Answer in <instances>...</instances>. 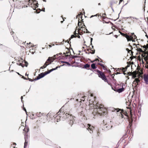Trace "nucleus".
<instances>
[{
    "mask_svg": "<svg viewBox=\"0 0 148 148\" xmlns=\"http://www.w3.org/2000/svg\"><path fill=\"white\" fill-rule=\"evenodd\" d=\"M89 105L90 108H94L95 111H96L98 113L102 114L100 113V111H102L104 110L103 108V106L101 104H99L98 103H96L95 101V97H93V95L91 94L90 97L89 98Z\"/></svg>",
    "mask_w": 148,
    "mask_h": 148,
    "instance_id": "1",
    "label": "nucleus"
},
{
    "mask_svg": "<svg viewBox=\"0 0 148 148\" xmlns=\"http://www.w3.org/2000/svg\"><path fill=\"white\" fill-rule=\"evenodd\" d=\"M62 109H61L58 112V113L60 112V113L58 114V115H57L56 116L57 118V122L60 121V118H61V119L63 121L65 120L66 119L68 120V119L69 118L70 116H72L71 115H70L69 114H68L67 112H62Z\"/></svg>",
    "mask_w": 148,
    "mask_h": 148,
    "instance_id": "2",
    "label": "nucleus"
},
{
    "mask_svg": "<svg viewBox=\"0 0 148 148\" xmlns=\"http://www.w3.org/2000/svg\"><path fill=\"white\" fill-rule=\"evenodd\" d=\"M27 3L29 6L32 8L34 10H36V8L38 6V4L36 3V1L35 0L33 1L29 0Z\"/></svg>",
    "mask_w": 148,
    "mask_h": 148,
    "instance_id": "3",
    "label": "nucleus"
},
{
    "mask_svg": "<svg viewBox=\"0 0 148 148\" xmlns=\"http://www.w3.org/2000/svg\"><path fill=\"white\" fill-rule=\"evenodd\" d=\"M75 117H74L73 116H70L69 118L68 119V120H67V121H68L69 124L71 126L74 123V122L75 121Z\"/></svg>",
    "mask_w": 148,
    "mask_h": 148,
    "instance_id": "4",
    "label": "nucleus"
},
{
    "mask_svg": "<svg viewBox=\"0 0 148 148\" xmlns=\"http://www.w3.org/2000/svg\"><path fill=\"white\" fill-rule=\"evenodd\" d=\"M97 72L99 73L98 75L99 77H100L105 81V80H106V78L105 76L102 72L99 70H97Z\"/></svg>",
    "mask_w": 148,
    "mask_h": 148,
    "instance_id": "5",
    "label": "nucleus"
},
{
    "mask_svg": "<svg viewBox=\"0 0 148 148\" xmlns=\"http://www.w3.org/2000/svg\"><path fill=\"white\" fill-rule=\"evenodd\" d=\"M86 127L87 130H89L90 133H93V130L94 129V127L93 126L89 124H88Z\"/></svg>",
    "mask_w": 148,
    "mask_h": 148,
    "instance_id": "6",
    "label": "nucleus"
},
{
    "mask_svg": "<svg viewBox=\"0 0 148 148\" xmlns=\"http://www.w3.org/2000/svg\"><path fill=\"white\" fill-rule=\"evenodd\" d=\"M47 120L49 121H50L53 117L55 118L56 117L54 116L53 115V114L52 112H49L47 115Z\"/></svg>",
    "mask_w": 148,
    "mask_h": 148,
    "instance_id": "7",
    "label": "nucleus"
},
{
    "mask_svg": "<svg viewBox=\"0 0 148 148\" xmlns=\"http://www.w3.org/2000/svg\"><path fill=\"white\" fill-rule=\"evenodd\" d=\"M120 34L123 36L126 37L128 41H130L132 40V37L131 36H130L129 35H128L127 34H125L124 33H123L122 32H120Z\"/></svg>",
    "mask_w": 148,
    "mask_h": 148,
    "instance_id": "8",
    "label": "nucleus"
},
{
    "mask_svg": "<svg viewBox=\"0 0 148 148\" xmlns=\"http://www.w3.org/2000/svg\"><path fill=\"white\" fill-rule=\"evenodd\" d=\"M17 64L23 67L25 66L27 67L28 65V63L27 62L24 61L23 62L22 61V63L18 62L17 63Z\"/></svg>",
    "mask_w": 148,
    "mask_h": 148,
    "instance_id": "9",
    "label": "nucleus"
},
{
    "mask_svg": "<svg viewBox=\"0 0 148 148\" xmlns=\"http://www.w3.org/2000/svg\"><path fill=\"white\" fill-rule=\"evenodd\" d=\"M45 75V74L44 73H40V74H39L38 76L36 78H35L34 80H38L40 78L43 77Z\"/></svg>",
    "mask_w": 148,
    "mask_h": 148,
    "instance_id": "10",
    "label": "nucleus"
},
{
    "mask_svg": "<svg viewBox=\"0 0 148 148\" xmlns=\"http://www.w3.org/2000/svg\"><path fill=\"white\" fill-rule=\"evenodd\" d=\"M144 79L145 83L148 84V75H144Z\"/></svg>",
    "mask_w": 148,
    "mask_h": 148,
    "instance_id": "11",
    "label": "nucleus"
},
{
    "mask_svg": "<svg viewBox=\"0 0 148 148\" xmlns=\"http://www.w3.org/2000/svg\"><path fill=\"white\" fill-rule=\"evenodd\" d=\"M143 57L144 58V60L145 61H147L148 60V54H145L144 55H143Z\"/></svg>",
    "mask_w": 148,
    "mask_h": 148,
    "instance_id": "12",
    "label": "nucleus"
},
{
    "mask_svg": "<svg viewBox=\"0 0 148 148\" xmlns=\"http://www.w3.org/2000/svg\"><path fill=\"white\" fill-rule=\"evenodd\" d=\"M79 115L81 116H82V118L84 119H85L86 117L84 116V113L83 111H82L79 114Z\"/></svg>",
    "mask_w": 148,
    "mask_h": 148,
    "instance_id": "13",
    "label": "nucleus"
},
{
    "mask_svg": "<svg viewBox=\"0 0 148 148\" xmlns=\"http://www.w3.org/2000/svg\"><path fill=\"white\" fill-rule=\"evenodd\" d=\"M140 82V80L138 78H135L134 81V83L135 84H136V85L138 84V83Z\"/></svg>",
    "mask_w": 148,
    "mask_h": 148,
    "instance_id": "14",
    "label": "nucleus"
},
{
    "mask_svg": "<svg viewBox=\"0 0 148 148\" xmlns=\"http://www.w3.org/2000/svg\"><path fill=\"white\" fill-rule=\"evenodd\" d=\"M25 143L24 144V148H25L28 145V140H27L26 139V137L25 136Z\"/></svg>",
    "mask_w": 148,
    "mask_h": 148,
    "instance_id": "15",
    "label": "nucleus"
},
{
    "mask_svg": "<svg viewBox=\"0 0 148 148\" xmlns=\"http://www.w3.org/2000/svg\"><path fill=\"white\" fill-rule=\"evenodd\" d=\"M124 90V88L123 87H122L121 88H120L118 89H117L116 90V91L117 92L119 93H121L123 92Z\"/></svg>",
    "mask_w": 148,
    "mask_h": 148,
    "instance_id": "16",
    "label": "nucleus"
},
{
    "mask_svg": "<svg viewBox=\"0 0 148 148\" xmlns=\"http://www.w3.org/2000/svg\"><path fill=\"white\" fill-rule=\"evenodd\" d=\"M50 57H49L48 59L46 61V62L45 63L44 65L43 66H46V65H47V66L51 64V62H50L49 63H48V64H47V62H48V61H49L50 60Z\"/></svg>",
    "mask_w": 148,
    "mask_h": 148,
    "instance_id": "17",
    "label": "nucleus"
},
{
    "mask_svg": "<svg viewBox=\"0 0 148 148\" xmlns=\"http://www.w3.org/2000/svg\"><path fill=\"white\" fill-rule=\"evenodd\" d=\"M64 65L63 64V65H61L60 66H57L55 68L52 69H50V71H51V72H52L53 71L55 70L56 69H57L58 68H60V67L63 66Z\"/></svg>",
    "mask_w": 148,
    "mask_h": 148,
    "instance_id": "18",
    "label": "nucleus"
},
{
    "mask_svg": "<svg viewBox=\"0 0 148 148\" xmlns=\"http://www.w3.org/2000/svg\"><path fill=\"white\" fill-rule=\"evenodd\" d=\"M64 65L63 64V65H61L60 66H57L55 68L52 69H50V71H51V72H52L53 71L55 70L56 69H57L58 68H60V67L63 66Z\"/></svg>",
    "mask_w": 148,
    "mask_h": 148,
    "instance_id": "19",
    "label": "nucleus"
},
{
    "mask_svg": "<svg viewBox=\"0 0 148 148\" xmlns=\"http://www.w3.org/2000/svg\"><path fill=\"white\" fill-rule=\"evenodd\" d=\"M131 18V20H132L133 21H135V19H137L136 18H134V17H132V16H130L129 17H126V18Z\"/></svg>",
    "mask_w": 148,
    "mask_h": 148,
    "instance_id": "20",
    "label": "nucleus"
},
{
    "mask_svg": "<svg viewBox=\"0 0 148 148\" xmlns=\"http://www.w3.org/2000/svg\"><path fill=\"white\" fill-rule=\"evenodd\" d=\"M90 66V65L88 64H86L84 65V67L85 69L89 68Z\"/></svg>",
    "mask_w": 148,
    "mask_h": 148,
    "instance_id": "21",
    "label": "nucleus"
},
{
    "mask_svg": "<svg viewBox=\"0 0 148 148\" xmlns=\"http://www.w3.org/2000/svg\"><path fill=\"white\" fill-rule=\"evenodd\" d=\"M91 67L92 69H95L96 68L95 64L94 63H93L91 65Z\"/></svg>",
    "mask_w": 148,
    "mask_h": 148,
    "instance_id": "22",
    "label": "nucleus"
},
{
    "mask_svg": "<svg viewBox=\"0 0 148 148\" xmlns=\"http://www.w3.org/2000/svg\"><path fill=\"white\" fill-rule=\"evenodd\" d=\"M61 63H65V64H66L69 66H71V64L68 62L66 61H61Z\"/></svg>",
    "mask_w": 148,
    "mask_h": 148,
    "instance_id": "23",
    "label": "nucleus"
},
{
    "mask_svg": "<svg viewBox=\"0 0 148 148\" xmlns=\"http://www.w3.org/2000/svg\"><path fill=\"white\" fill-rule=\"evenodd\" d=\"M125 70V69L124 68H118L117 70V71H120V70H122L123 71H124V70Z\"/></svg>",
    "mask_w": 148,
    "mask_h": 148,
    "instance_id": "24",
    "label": "nucleus"
},
{
    "mask_svg": "<svg viewBox=\"0 0 148 148\" xmlns=\"http://www.w3.org/2000/svg\"><path fill=\"white\" fill-rule=\"evenodd\" d=\"M131 37H132V40H131L133 42H135L134 40L133 39H132L133 38H134V39H135L136 38V35H134L133 36V37H132L131 36Z\"/></svg>",
    "mask_w": 148,
    "mask_h": 148,
    "instance_id": "25",
    "label": "nucleus"
},
{
    "mask_svg": "<svg viewBox=\"0 0 148 148\" xmlns=\"http://www.w3.org/2000/svg\"><path fill=\"white\" fill-rule=\"evenodd\" d=\"M51 71H50V70H48V71H46L44 73H45V75H47L49 74V73H50V72H51Z\"/></svg>",
    "mask_w": 148,
    "mask_h": 148,
    "instance_id": "26",
    "label": "nucleus"
},
{
    "mask_svg": "<svg viewBox=\"0 0 148 148\" xmlns=\"http://www.w3.org/2000/svg\"><path fill=\"white\" fill-rule=\"evenodd\" d=\"M42 114L40 112H38L36 113V115L38 117H40L42 116Z\"/></svg>",
    "mask_w": 148,
    "mask_h": 148,
    "instance_id": "27",
    "label": "nucleus"
},
{
    "mask_svg": "<svg viewBox=\"0 0 148 148\" xmlns=\"http://www.w3.org/2000/svg\"><path fill=\"white\" fill-rule=\"evenodd\" d=\"M137 51H138L140 52H143V51L142 50L141 48H138L137 49Z\"/></svg>",
    "mask_w": 148,
    "mask_h": 148,
    "instance_id": "28",
    "label": "nucleus"
},
{
    "mask_svg": "<svg viewBox=\"0 0 148 148\" xmlns=\"http://www.w3.org/2000/svg\"><path fill=\"white\" fill-rule=\"evenodd\" d=\"M84 98H85V99H86V98H87V97L86 96H84V97H82L81 99L80 100H81V101H84L85 100Z\"/></svg>",
    "mask_w": 148,
    "mask_h": 148,
    "instance_id": "29",
    "label": "nucleus"
},
{
    "mask_svg": "<svg viewBox=\"0 0 148 148\" xmlns=\"http://www.w3.org/2000/svg\"><path fill=\"white\" fill-rule=\"evenodd\" d=\"M47 66V65H46V66H41L40 69H43L45 68Z\"/></svg>",
    "mask_w": 148,
    "mask_h": 148,
    "instance_id": "30",
    "label": "nucleus"
},
{
    "mask_svg": "<svg viewBox=\"0 0 148 148\" xmlns=\"http://www.w3.org/2000/svg\"><path fill=\"white\" fill-rule=\"evenodd\" d=\"M76 36L75 35H74H74H72L71 36V38H74Z\"/></svg>",
    "mask_w": 148,
    "mask_h": 148,
    "instance_id": "31",
    "label": "nucleus"
},
{
    "mask_svg": "<svg viewBox=\"0 0 148 148\" xmlns=\"http://www.w3.org/2000/svg\"><path fill=\"white\" fill-rule=\"evenodd\" d=\"M93 40V38H90V45H92V42Z\"/></svg>",
    "mask_w": 148,
    "mask_h": 148,
    "instance_id": "32",
    "label": "nucleus"
},
{
    "mask_svg": "<svg viewBox=\"0 0 148 148\" xmlns=\"http://www.w3.org/2000/svg\"><path fill=\"white\" fill-rule=\"evenodd\" d=\"M76 29L75 30V31L74 32V35H75V36H76V35L78 34V33H76Z\"/></svg>",
    "mask_w": 148,
    "mask_h": 148,
    "instance_id": "33",
    "label": "nucleus"
},
{
    "mask_svg": "<svg viewBox=\"0 0 148 148\" xmlns=\"http://www.w3.org/2000/svg\"><path fill=\"white\" fill-rule=\"evenodd\" d=\"M98 64L100 65L101 66H102V67L104 66L102 64H101V63H98Z\"/></svg>",
    "mask_w": 148,
    "mask_h": 148,
    "instance_id": "34",
    "label": "nucleus"
},
{
    "mask_svg": "<svg viewBox=\"0 0 148 148\" xmlns=\"http://www.w3.org/2000/svg\"><path fill=\"white\" fill-rule=\"evenodd\" d=\"M50 60L49 61H48V62H47V64H48V63H49L50 62H51V63L53 62L52 61H51V57H50Z\"/></svg>",
    "mask_w": 148,
    "mask_h": 148,
    "instance_id": "35",
    "label": "nucleus"
},
{
    "mask_svg": "<svg viewBox=\"0 0 148 148\" xmlns=\"http://www.w3.org/2000/svg\"><path fill=\"white\" fill-rule=\"evenodd\" d=\"M95 61H99V59L97 58V59H95V60H94L93 61H92V62H94Z\"/></svg>",
    "mask_w": 148,
    "mask_h": 148,
    "instance_id": "36",
    "label": "nucleus"
},
{
    "mask_svg": "<svg viewBox=\"0 0 148 148\" xmlns=\"http://www.w3.org/2000/svg\"><path fill=\"white\" fill-rule=\"evenodd\" d=\"M143 48H145V49H144V50L145 51H146V50L147 49V48H146V46H144L143 47Z\"/></svg>",
    "mask_w": 148,
    "mask_h": 148,
    "instance_id": "37",
    "label": "nucleus"
},
{
    "mask_svg": "<svg viewBox=\"0 0 148 148\" xmlns=\"http://www.w3.org/2000/svg\"><path fill=\"white\" fill-rule=\"evenodd\" d=\"M95 53V50H94L92 52H90V53L92 54H93Z\"/></svg>",
    "mask_w": 148,
    "mask_h": 148,
    "instance_id": "38",
    "label": "nucleus"
},
{
    "mask_svg": "<svg viewBox=\"0 0 148 148\" xmlns=\"http://www.w3.org/2000/svg\"><path fill=\"white\" fill-rule=\"evenodd\" d=\"M81 14H79L77 16V18H79Z\"/></svg>",
    "mask_w": 148,
    "mask_h": 148,
    "instance_id": "39",
    "label": "nucleus"
},
{
    "mask_svg": "<svg viewBox=\"0 0 148 148\" xmlns=\"http://www.w3.org/2000/svg\"><path fill=\"white\" fill-rule=\"evenodd\" d=\"M27 79H28L29 80V81H30V82H33L34 81V80H33L32 79H31L29 78H28Z\"/></svg>",
    "mask_w": 148,
    "mask_h": 148,
    "instance_id": "40",
    "label": "nucleus"
},
{
    "mask_svg": "<svg viewBox=\"0 0 148 148\" xmlns=\"http://www.w3.org/2000/svg\"><path fill=\"white\" fill-rule=\"evenodd\" d=\"M78 57V56H73L72 57V58H77Z\"/></svg>",
    "mask_w": 148,
    "mask_h": 148,
    "instance_id": "41",
    "label": "nucleus"
},
{
    "mask_svg": "<svg viewBox=\"0 0 148 148\" xmlns=\"http://www.w3.org/2000/svg\"><path fill=\"white\" fill-rule=\"evenodd\" d=\"M138 45H139V44H138L137 45H136V48L138 49V48L139 47H138Z\"/></svg>",
    "mask_w": 148,
    "mask_h": 148,
    "instance_id": "42",
    "label": "nucleus"
},
{
    "mask_svg": "<svg viewBox=\"0 0 148 148\" xmlns=\"http://www.w3.org/2000/svg\"><path fill=\"white\" fill-rule=\"evenodd\" d=\"M79 19V20H78V26H79V23H80V22H79V18H78Z\"/></svg>",
    "mask_w": 148,
    "mask_h": 148,
    "instance_id": "43",
    "label": "nucleus"
},
{
    "mask_svg": "<svg viewBox=\"0 0 148 148\" xmlns=\"http://www.w3.org/2000/svg\"><path fill=\"white\" fill-rule=\"evenodd\" d=\"M76 37H77L79 38H80V36L79 35H77L76 36H75Z\"/></svg>",
    "mask_w": 148,
    "mask_h": 148,
    "instance_id": "44",
    "label": "nucleus"
},
{
    "mask_svg": "<svg viewBox=\"0 0 148 148\" xmlns=\"http://www.w3.org/2000/svg\"><path fill=\"white\" fill-rule=\"evenodd\" d=\"M23 109L24 110V111H25V112H26L27 113V111H26V109L25 108H23Z\"/></svg>",
    "mask_w": 148,
    "mask_h": 148,
    "instance_id": "45",
    "label": "nucleus"
},
{
    "mask_svg": "<svg viewBox=\"0 0 148 148\" xmlns=\"http://www.w3.org/2000/svg\"><path fill=\"white\" fill-rule=\"evenodd\" d=\"M22 77L24 79H27V78H25L23 76Z\"/></svg>",
    "mask_w": 148,
    "mask_h": 148,
    "instance_id": "46",
    "label": "nucleus"
},
{
    "mask_svg": "<svg viewBox=\"0 0 148 148\" xmlns=\"http://www.w3.org/2000/svg\"><path fill=\"white\" fill-rule=\"evenodd\" d=\"M82 14L81 13L80 16V18H80L81 19H82Z\"/></svg>",
    "mask_w": 148,
    "mask_h": 148,
    "instance_id": "47",
    "label": "nucleus"
},
{
    "mask_svg": "<svg viewBox=\"0 0 148 148\" xmlns=\"http://www.w3.org/2000/svg\"><path fill=\"white\" fill-rule=\"evenodd\" d=\"M127 49V51H128V52H129L130 51H131V50H129L128 49H127H127Z\"/></svg>",
    "mask_w": 148,
    "mask_h": 148,
    "instance_id": "48",
    "label": "nucleus"
},
{
    "mask_svg": "<svg viewBox=\"0 0 148 148\" xmlns=\"http://www.w3.org/2000/svg\"><path fill=\"white\" fill-rule=\"evenodd\" d=\"M86 30L87 31L86 33H89V31H88L87 30V29H86Z\"/></svg>",
    "mask_w": 148,
    "mask_h": 148,
    "instance_id": "49",
    "label": "nucleus"
},
{
    "mask_svg": "<svg viewBox=\"0 0 148 148\" xmlns=\"http://www.w3.org/2000/svg\"><path fill=\"white\" fill-rule=\"evenodd\" d=\"M78 33H79V30H81V29H80V27H79V28H78Z\"/></svg>",
    "mask_w": 148,
    "mask_h": 148,
    "instance_id": "50",
    "label": "nucleus"
},
{
    "mask_svg": "<svg viewBox=\"0 0 148 148\" xmlns=\"http://www.w3.org/2000/svg\"><path fill=\"white\" fill-rule=\"evenodd\" d=\"M96 16V15H92L91 16L90 18H92L93 16Z\"/></svg>",
    "mask_w": 148,
    "mask_h": 148,
    "instance_id": "51",
    "label": "nucleus"
},
{
    "mask_svg": "<svg viewBox=\"0 0 148 148\" xmlns=\"http://www.w3.org/2000/svg\"><path fill=\"white\" fill-rule=\"evenodd\" d=\"M86 54H89L90 53V52H86Z\"/></svg>",
    "mask_w": 148,
    "mask_h": 148,
    "instance_id": "52",
    "label": "nucleus"
},
{
    "mask_svg": "<svg viewBox=\"0 0 148 148\" xmlns=\"http://www.w3.org/2000/svg\"><path fill=\"white\" fill-rule=\"evenodd\" d=\"M123 0H120V1L119 3V4L120 3L123 1Z\"/></svg>",
    "mask_w": 148,
    "mask_h": 148,
    "instance_id": "53",
    "label": "nucleus"
},
{
    "mask_svg": "<svg viewBox=\"0 0 148 148\" xmlns=\"http://www.w3.org/2000/svg\"><path fill=\"white\" fill-rule=\"evenodd\" d=\"M21 101H22V99L23 98V97L22 96H21Z\"/></svg>",
    "mask_w": 148,
    "mask_h": 148,
    "instance_id": "54",
    "label": "nucleus"
},
{
    "mask_svg": "<svg viewBox=\"0 0 148 148\" xmlns=\"http://www.w3.org/2000/svg\"><path fill=\"white\" fill-rule=\"evenodd\" d=\"M145 36H146L147 38H148V35L147 34H146V35Z\"/></svg>",
    "mask_w": 148,
    "mask_h": 148,
    "instance_id": "55",
    "label": "nucleus"
},
{
    "mask_svg": "<svg viewBox=\"0 0 148 148\" xmlns=\"http://www.w3.org/2000/svg\"><path fill=\"white\" fill-rule=\"evenodd\" d=\"M121 73H119V72H117L116 73V74H120Z\"/></svg>",
    "mask_w": 148,
    "mask_h": 148,
    "instance_id": "56",
    "label": "nucleus"
},
{
    "mask_svg": "<svg viewBox=\"0 0 148 148\" xmlns=\"http://www.w3.org/2000/svg\"><path fill=\"white\" fill-rule=\"evenodd\" d=\"M28 74H27V73H26V74H25L26 76H27V75L28 76Z\"/></svg>",
    "mask_w": 148,
    "mask_h": 148,
    "instance_id": "57",
    "label": "nucleus"
},
{
    "mask_svg": "<svg viewBox=\"0 0 148 148\" xmlns=\"http://www.w3.org/2000/svg\"><path fill=\"white\" fill-rule=\"evenodd\" d=\"M65 56L66 57H68L69 55H65Z\"/></svg>",
    "mask_w": 148,
    "mask_h": 148,
    "instance_id": "58",
    "label": "nucleus"
},
{
    "mask_svg": "<svg viewBox=\"0 0 148 148\" xmlns=\"http://www.w3.org/2000/svg\"><path fill=\"white\" fill-rule=\"evenodd\" d=\"M132 35H133H133H134V33H132Z\"/></svg>",
    "mask_w": 148,
    "mask_h": 148,
    "instance_id": "59",
    "label": "nucleus"
},
{
    "mask_svg": "<svg viewBox=\"0 0 148 148\" xmlns=\"http://www.w3.org/2000/svg\"><path fill=\"white\" fill-rule=\"evenodd\" d=\"M133 45L134 46L135 45L136 46V45L135 44H134Z\"/></svg>",
    "mask_w": 148,
    "mask_h": 148,
    "instance_id": "60",
    "label": "nucleus"
},
{
    "mask_svg": "<svg viewBox=\"0 0 148 148\" xmlns=\"http://www.w3.org/2000/svg\"><path fill=\"white\" fill-rule=\"evenodd\" d=\"M34 52H32V54H34Z\"/></svg>",
    "mask_w": 148,
    "mask_h": 148,
    "instance_id": "61",
    "label": "nucleus"
},
{
    "mask_svg": "<svg viewBox=\"0 0 148 148\" xmlns=\"http://www.w3.org/2000/svg\"><path fill=\"white\" fill-rule=\"evenodd\" d=\"M62 53H59V54H60V55H62Z\"/></svg>",
    "mask_w": 148,
    "mask_h": 148,
    "instance_id": "62",
    "label": "nucleus"
},
{
    "mask_svg": "<svg viewBox=\"0 0 148 148\" xmlns=\"http://www.w3.org/2000/svg\"><path fill=\"white\" fill-rule=\"evenodd\" d=\"M69 53V51H68V52H66V53Z\"/></svg>",
    "mask_w": 148,
    "mask_h": 148,
    "instance_id": "63",
    "label": "nucleus"
},
{
    "mask_svg": "<svg viewBox=\"0 0 148 148\" xmlns=\"http://www.w3.org/2000/svg\"><path fill=\"white\" fill-rule=\"evenodd\" d=\"M14 145H16V143H14Z\"/></svg>",
    "mask_w": 148,
    "mask_h": 148,
    "instance_id": "64",
    "label": "nucleus"
}]
</instances>
